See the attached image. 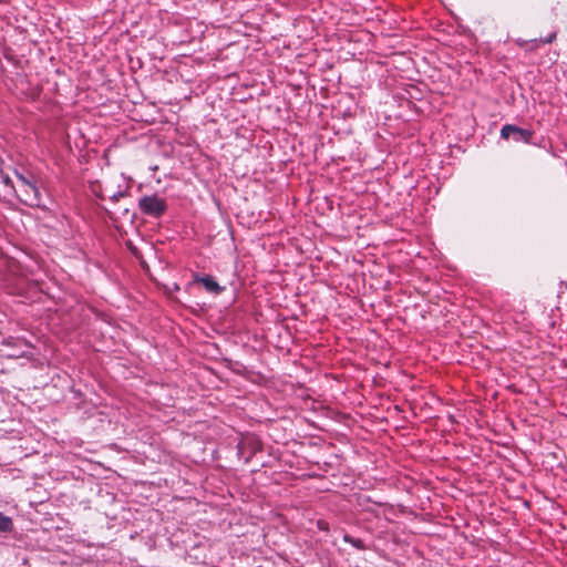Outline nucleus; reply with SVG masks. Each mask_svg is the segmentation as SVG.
<instances>
[{"label": "nucleus", "mask_w": 567, "mask_h": 567, "mask_svg": "<svg viewBox=\"0 0 567 567\" xmlns=\"http://www.w3.org/2000/svg\"><path fill=\"white\" fill-rule=\"evenodd\" d=\"M137 206L142 214L154 218L162 217L167 210L166 200L157 194L142 196Z\"/></svg>", "instance_id": "nucleus-1"}, {"label": "nucleus", "mask_w": 567, "mask_h": 567, "mask_svg": "<svg viewBox=\"0 0 567 567\" xmlns=\"http://www.w3.org/2000/svg\"><path fill=\"white\" fill-rule=\"evenodd\" d=\"M18 198L24 205L30 207H42V195L38 186V178L29 182L21 187L14 188Z\"/></svg>", "instance_id": "nucleus-2"}, {"label": "nucleus", "mask_w": 567, "mask_h": 567, "mask_svg": "<svg viewBox=\"0 0 567 567\" xmlns=\"http://www.w3.org/2000/svg\"><path fill=\"white\" fill-rule=\"evenodd\" d=\"M534 131L518 127L514 124H506L501 128V137L504 140L513 138L515 142L530 143Z\"/></svg>", "instance_id": "nucleus-3"}, {"label": "nucleus", "mask_w": 567, "mask_h": 567, "mask_svg": "<svg viewBox=\"0 0 567 567\" xmlns=\"http://www.w3.org/2000/svg\"><path fill=\"white\" fill-rule=\"evenodd\" d=\"M237 450L238 455L248 463L257 452L261 451V444L257 439L247 436L238 442Z\"/></svg>", "instance_id": "nucleus-4"}, {"label": "nucleus", "mask_w": 567, "mask_h": 567, "mask_svg": "<svg viewBox=\"0 0 567 567\" xmlns=\"http://www.w3.org/2000/svg\"><path fill=\"white\" fill-rule=\"evenodd\" d=\"M194 282H199L204 286V288L212 293L219 295L224 291V287H221L214 277L206 275V276H195Z\"/></svg>", "instance_id": "nucleus-5"}, {"label": "nucleus", "mask_w": 567, "mask_h": 567, "mask_svg": "<svg viewBox=\"0 0 567 567\" xmlns=\"http://www.w3.org/2000/svg\"><path fill=\"white\" fill-rule=\"evenodd\" d=\"M557 38V32H551L544 39H534L530 41H522L519 42V47L526 48V51H533L539 48L540 44H549L553 43Z\"/></svg>", "instance_id": "nucleus-6"}, {"label": "nucleus", "mask_w": 567, "mask_h": 567, "mask_svg": "<svg viewBox=\"0 0 567 567\" xmlns=\"http://www.w3.org/2000/svg\"><path fill=\"white\" fill-rule=\"evenodd\" d=\"M14 175L18 179L17 187H21L22 185L37 179V177L31 172H28L24 174V173L19 172L18 169H16Z\"/></svg>", "instance_id": "nucleus-7"}, {"label": "nucleus", "mask_w": 567, "mask_h": 567, "mask_svg": "<svg viewBox=\"0 0 567 567\" xmlns=\"http://www.w3.org/2000/svg\"><path fill=\"white\" fill-rule=\"evenodd\" d=\"M343 540L348 544H351L353 547H355L359 550H365L368 549L367 545L361 538H355L349 534L343 535Z\"/></svg>", "instance_id": "nucleus-8"}, {"label": "nucleus", "mask_w": 567, "mask_h": 567, "mask_svg": "<svg viewBox=\"0 0 567 567\" xmlns=\"http://www.w3.org/2000/svg\"><path fill=\"white\" fill-rule=\"evenodd\" d=\"M13 529V522L11 517L0 512V532L10 533Z\"/></svg>", "instance_id": "nucleus-9"}, {"label": "nucleus", "mask_w": 567, "mask_h": 567, "mask_svg": "<svg viewBox=\"0 0 567 567\" xmlns=\"http://www.w3.org/2000/svg\"><path fill=\"white\" fill-rule=\"evenodd\" d=\"M0 178H1V182H2L6 186H8V187L12 188L13 190H14V188H17V187L13 185V182H12V179L9 177V175H8V174H6L2 169L0 171Z\"/></svg>", "instance_id": "nucleus-10"}, {"label": "nucleus", "mask_w": 567, "mask_h": 567, "mask_svg": "<svg viewBox=\"0 0 567 567\" xmlns=\"http://www.w3.org/2000/svg\"><path fill=\"white\" fill-rule=\"evenodd\" d=\"M317 526L320 530H323V532H328L329 530V524L328 522L323 520V519H319L317 522Z\"/></svg>", "instance_id": "nucleus-11"}, {"label": "nucleus", "mask_w": 567, "mask_h": 567, "mask_svg": "<svg viewBox=\"0 0 567 567\" xmlns=\"http://www.w3.org/2000/svg\"><path fill=\"white\" fill-rule=\"evenodd\" d=\"M124 196V193L122 192H117V193H114L110 198L113 200V202H117L121 197Z\"/></svg>", "instance_id": "nucleus-12"}]
</instances>
